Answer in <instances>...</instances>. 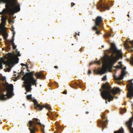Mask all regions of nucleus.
Here are the masks:
<instances>
[{
    "label": "nucleus",
    "instance_id": "f257e3e1",
    "mask_svg": "<svg viewBox=\"0 0 133 133\" xmlns=\"http://www.w3.org/2000/svg\"><path fill=\"white\" fill-rule=\"evenodd\" d=\"M110 51L112 54L110 56H108L107 60L108 65L103 64L102 68H98L97 69H94V71L95 73L102 75L106 72L108 68H112V65L117 61V58L122 56L120 51L117 49L113 43L111 44Z\"/></svg>",
    "mask_w": 133,
    "mask_h": 133
},
{
    "label": "nucleus",
    "instance_id": "f03ea898",
    "mask_svg": "<svg viewBox=\"0 0 133 133\" xmlns=\"http://www.w3.org/2000/svg\"><path fill=\"white\" fill-rule=\"evenodd\" d=\"M11 1L9 0H0V2H3L6 3L5 8L2 11L0 12V14L2 15L1 21L3 25L6 24V21L8 17L13 15L14 13L19 11L20 10V5L17 2L16 0H13Z\"/></svg>",
    "mask_w": 133,
    "mask_h": 133
},
{
    "label": "nucleus",
    "instance_id": "7ed1b4c3",
    "mask_svg": "<svg viewBox=\"0 0 133 133\" xmlns=\"http://www.w3.org/2000/svg\"><path fill=\"white\" fill-rule=\"evenodd\" d=\"M102 88V89H100L101 92V95L103 98L105 100V103L107 104L108 103L107 99L110 102L113 101L114 99V96L112 95L111 93L114 95H115L120 91V89L118 88H114L111 89V87L108 82L103 84Z\"/></svg>",
    "mask_w": 133,
    "mask_h": 133
},
{
    "label": "nucleus",
    "instance_id": "20e7f679",
    "mask_svg": "<svg viewBox=\"0 0 133 133\" xmlns=\"http://www.w3.org/2000/svg\"><path fill=\"white\" fill-rule=\"evenodd\" d=\"M22 79L24 81L23 82L24 86L26 90V92H30L32 89L31 86L35 85L37 87V80L35 79L33 76V73L32 72L27 73L23 76Z\"/></svg>",
    "mask_w": 133,
    "mask_h": 133
},
{
    "label": "nucleus",
    "instance_id": "39448f33",
    "mask_svg": "<svg viewBox=\"0 0 133 133\" xmlns=\"http://www.w3.org/2000/svg\"><path fill=\"white\" fill-rule=\"evenodd\" d=\"M39 121L38 119L36 118H33L32 121H29L27 126L29 127V129L30 131V133H35L36 131H38V129L36 127L37 124L39 125L41 131L43 133H45L44 131L45 125L41 124Z\"/></svg>",
    "mask_w": 133,
    "mask_h": 133
},
{
    "label": "nucleus",
    "instance_id": "423d86ee",
    "mask_svg": "<svg viewBox=\"0 0 133 133\" xmlns=\"http://www.w3.org/2000/svg\"><path fill=\"white\" fill-rule=\"evenodd\" d=\"M33 102L34 104V108L36 109L41 110L44 108L47 109L50 112V115L47 113V115L51 119L53 120L54 119V115L52 114V112L50 111L51 109L50 105L49 104H46L45 105H40L39 104H38V102L35 99L34 100Z\"/></svg>",
    "mask_w": 133,
    "mask_h": 133
},
{
    "label": "nucleus",
    "instance_id": "0eeeda50",
    "mask_svg": "<svg viewBox=\"0 0 133 133\" xmlns=\"http://www.w3.org/2000/svg\"><path fill=\"white\" fill-rule=\"evenodd\" d=\"M13 85L12 84H10L9 87V91L8 92L6 95L3 94L2 95H0V99L1 100L6 99V98L5 97L6 96L8 98H9L14 94L12 92L13 90Z\"/></svg>",
    "mask_w": 133,
    "mask_h": 133
},
{
    "label": "nucleus",
    "instance_id": "6e6552de",
    "mask_svg": "<svg viewBox=\"0 0 133 133\" xmlns=\"http://www.w3.org/2000/svg\"><path fill=\"white\" fill-rule=\"evenodd\" d=\"M97 9L101 11H104L106 10H109V7L108 6L107 4L102 1V0H100L97 5Z\"/></svg>",
    "mask_w": 133,
    "mask_h": 133
},
{
    "label": "nucleus",
    "instance_id": "1a4fd4ad",
    "mask_svg": "<svg viewBox=\"0 0 133 133\" xmlns=\"http://www.w3.org/2000/svg\"><path fill=\"white\" fill-rule=\"evenodd\" d=\"M95 21V26L93 27V29L94 30L97 29V26L100 27L101 28H103V19L102 17L100 16H98L96 18Z\"/></svg>",
    "mask_w": 133,
    "mask_h": 133
},
{
    "label": "nucleus",
    "instance_id": "9d476101",
    "mask_svg": "<svg viewBox=\"0 0 133 133\" xmlns=\"http://www.w3.org/2000/svg\"><path fill=\"white\" fill-rule=\"evenodd\" d=\"M132 80L129 81V85H127L128 93V97L129 98L133 97V83H132Z\"/></svg>",
    "mask_w": 133,
    "mask_h": 133
},
{
    "label": "nucleus",
    "instance_id": "9b49d317",
    "mask_svg": "<svg viewBox=\"0 0 133 133\" xmlns=\"http://www.w3.org/2000/svg\"><path fill=\"white\" fill-rule=\"evenodd\" d=\"M14 61L11 59H9L6 61H5L4 63L6 65L8 66L9 68L7 69V70L8 72H10L11 70V68L10 67L11 65L14 63Z\"/></svg>",
    "mask_w": 133,
    "mask_h": 133
},
{
    "label": "nucleus",
    "instance_id": "f8f14e48",
    "mask_svg": "<svg viewBox=\"0 0 133 133\" xmlns=\"http://www.w3.org/2000/svg\"><path fill=\"white\" fill-rule=\"evenodd\" d=\"M108 121H104L102 120H99L98 122V126H100L103 128L105 127L107 125Z\"/></svg>",
    "mask_w": 133,
    "mask_h": 133
},
{
    "label": "nucleus",
    "instance_id": "ddd939ff",
    "mask_svg": "<svg viewBox=\"0 0 133 133\" xmlns=\"http://www.w3.org/2000/svg\"><path fill=\"white\" fill-rule=\"evenodd\" d=\"M126 74V73L124 71H122V72L121 74L118 77H116L114 75V77L115 79L117 80H120L123 79L124 76Z\"/></svg>",
    "mask_w": 133,
    "mask_h": 133
},
{
    "label": "nucleus",
    "instance_id": "4468645a",
    "mask_svg": "<svg viewBox=\"0 0 133 133\" xmlns=\"http://www.w3.org/2000/svg\"><path fill=\"white\" fill-rule=\"evenodd\" d=\"M77 86H78L80 88H81L82 87V84L79 83V84L77 83H75L74 84H71L70 85V87L74 89H77V88L76 87Z\"/></svg>",
    "mask_w": 133,
    "mask_h": 133
},
{
    "label": "nucleus",
    "instance_id": "2eb2a0df",
    "mask_svg": "<svg viewBox=\"0 0 133 133\" xmlns=\"http://www.w3.org/2000/svg\"><path fill=\"white\" fill-rule=\"evenodd\" d=\"M14 28H12V31L13 33V35L12 36L13 37L12 39L10 41H9V40H8L7 41V42H9L11 44H13V43H14V36L15 35V32L14 31Z\"/></svg>",
    "mask_w": 133,
    "mask_h": 133
},
{
    "label": "nucleus",
    "instance_id": "dca6fc26",
    "mask_svg": "<svg viewBox=\"0 0 133 133\" xmlns=\"http://www.w3.org/2000/svg\"><path fill=\"white\" fill-rule=\"evenodd\" d=\"M35 76L37 77V79L38 78H42L44 77V76L42 74H39L38 72L36 73L35 74Z\"/></svg>",
    "mask_w": 133,
    "mask_h": 133
},
{
    "label": "nucleus",
    "instance_id": "f3484780",
    "mask_svg": "<svg viewBox=\"0 0 133 133\" xmlns=\"http://www.w3.org/2000/svg\"><path fill=\"white\" fill-rule=\"evenodd\" d=\"M114 133H124L123 129L122 128L118 130L114 131Z\"/></svg>",
    "mask_w": 133,
    "mask_h": 133
},
{
    "label": "nucleus",
    "instance_id": "a211bd4d",
    "mask_svg": "<svg viewBox=\"0 0 133 133\" xmlns=\"http://www.w3.org/2000/svg\"><path fill=\"white\" fill-rule=\"evenodd\" d=\"M10 43L8 42L7 41L5 42V43L7 44V49L9 50L10 49V46H11V44Z\"/></svg>",
    "mask_w": 133,
    "mask_h": 133
},
{
    "label": "nucleus",
    "instance_id": "6ab92c4d",
    "mask_svg": "<svg viewBox=\"0 0 133 133\" xmlns=\"http://www.w3.org/2000/svg\"><path fill=\"white\" fill-rule=\"evenodd\" d=\"M95 63H96L98 64H100L101 63H100V62L99 61H94L93 62H91L90 63L89 65H92V64Z\"/></svg>",
    "mask_w": 133,
    "mask_h": 133
},
{
    "label": "nucleus",
    "instance_id": "aec40b11",
    "mask_svg": "<svg viewBox=\"0 0 133 133\" xmlns=\"http://www.w3.org/2000/svg\"><path fill=\"white\" fill-rule=\"evenodd\" d=\"M98 26H97V29L96 30H94L93 29V27L92 28V29L93 30H96V34L99 35L100 34H101L100 33V32L99 31L98 29Z\"/></svg>",
    "mask_w": 133,
    "mask_h": 133
},
{
    "label": "nucleus",
    "instance_id": "412c9836",
    "mask_svg": "<svg viewBox=\"0 0 133 133\" xmlns=\"http://www.w3.org/2000/svg\"><path fill=\"white\" fill-rule=\"evenodd\" d=\"M126 111V109H125L122 108L120 111V113L121 114H123V113L125 112Z\"/></svg>",
    "mask_w": 133,
    "mask_h": 133
},
{
    "label": "nucleus",
    "instance_id": "4be33fe9",
    "mask_svg": "<svg viewBox=\"0 0 133 133\" xmlns=\"http://www.w3.org/2000/svg\"><path fill=\"white\" fill-rule=\"evenodd\" d=\"M57 130L58 132H60V131H59L60 130H62L63 129L62 127L60 125L58 126L57 127Z\"/></svg>",
    "mask_w": 133,
    "mask_h": 133
},
{
    "label": "nucleus",
    "instance_id": "5701e85b",
    "mask_svg": "<svg viewBox=\"0 0 133 133\" xmlns=\"http://www.w3.org/2000/svg\"><path fill=\"white\" fill-rule=\"evenodd\" d=\"M26 98L28 100H31L32 99V95H28L27 96Z\"/></svg>",
    "mask_w": 133,
    "mask_h": 133
},
{
    "label": "nucleus",
    "instance_id": "b1692460",
    "mask_svg": "<svg viewBox=\"0 0 133 133\" xmlns=\"http://www.w3.org/2000/svg\"><path fill=\"white\" fill-rule=\"evenodd\" d=\"M111 36V35L109 33L107 34V35L105 34H104V37L105 38H106L107 37H109Z\"/></svg>",
    "mask_w": 133,
    "mask_h": 133
},
{
    "label": "nucleus",
    "instance_id": "393cba45",
    "mask_svg": "<svg viewBox=\"0 0 133 133\" xmlns=\"http://www.w3.org/2000/svg\"><path fill=\"white\" fill-rule=\"evenodd\" d=\"M13 48L14 49H15L16 48V45H15V43H13V44H12Z\"/></svg>",
    "mask_w": 133,
    "mask_h": 133
},
{
    "label": "nucleus",
    "instance_id": "a878e982",
    "mask_svg": "<svg viewBox=\"0 0 133 133\" xmlns=\"http://www.w3.org/2000/svg\"><path fill=\"white\" fill-rule=\"evenodd\" d=\"M107 76L106 75L104 76L102 78V80L103 81H105L107 79Z\"/></svg>",
    "mask_w": 133,
    "mask_h": 133
},
{
    "label": "nucleus",
    "instance_id": "bb28decb",
    "mask_svg": "<svg viewBox=\"0 0 133 133\" xmlns=\"http://www.w3.org/2000/svg\"><path fill=\"white\" fill-rule=\"evenodd\" d=\"M105 114L104 113H103V115H101L102 118V119H104L105 118Z\"/></svg>",
    "mask_w": 133,
    "mask_h": 133
},
{
    "label": "nucleus",
    "instance_id": "cd10ccee",
    "mask_svg": "<svg viewBox=\"0 0 133 133\" xmlns=\"http://www.w3.org/2000/svg\"><path fill=\"white\" fill-rule=\"evenodd\" d=\"M8 22L9 23H10L12 22V20L10 18H9L8 19Z\"/></svg>",
    "mask_w": 133,
    "mask_h": 133
},
{
    "label": "nucleus",
    "instance_id": "c85d7f7f",
    "mask_svg": "<svg viewBox=\"0 0 133 133\" xmlns=\"http://www.w3.org/2000/svg\"><path fill=\"white\" fill-rule=\"evenodd\" d=\"M55 85L56 86L57 88H58V83L56 82H55Z\"/></svg>",
    "mask_w": 133,
    "mask_h": 133
},
{
    "label": "nucleus",
    "instance_id": "c756f323",
    "mask_svg": "<svg viewBox=\"0 0 133 133\" xmlns=\"http://www.w3.org/2000/svg\"><path fill=\"white\" fill-rule=\"evenodd\" d=\"M116 68H122V66H117L116 67Z\"/></svg>",
    "mask_w": 133,
    "mask_h": 133
},
{
    "label": "nucleus",
    "instance_id": "7c9ffc66",
    "mask_svg": "<svg viewBox=\"0 0 133 133\" xmlns=\"http://www.w3.org/2000/svg\"><path fill=\"white\" fill-rule=\"evenodd\" d=\"M75 5V4L74 3L72 2L71 3V7H72L73 5Z\"/></svg>",
    "mask_w": 133,
    "mask_h": 133
},
{
    "label": "nucleus",
    "instance_id": "2f4dec72",
    "mask_svg": "<svg viewBox=\"0 0 133 133\" xmlns=\"http://www.w3.org/2000/svg\"><path fill=\"white\" fill-rule=\"evenodd\" d=\"M91 71L90 70H88V74H91Z\"/></svg>",
    "mask_w": 133,
    "mask_h": 133
},
{
    "label": "nucleus",
    "instance_id": "473e14b6",
    "mask_svg": "<svg viewBox=\"0 0 133 133\" xmlns=\"http://www.w3.org/2000/svg\"><path fill=\"white\" fill-rule=\"evenodd\" d=\"M20 52L19 51L17 53V55L18 56H21V55L19 54Z\"/></svg>",
    "mask_w": 133,
    "mask_h": 133
},
{
    "label": "nucleus",
    "instance_id": "72a5a7b5",
    "mask_svg": "<svg viewBox=\"0 0 133 133\" xmlns=\"http://www.w3.org/2000/svg\"><path fill=\"white\" fill-rule=\"evenodd\" d=\"M16 58H17V59L16 60V62H17L16 63H17L18 62V61L19 60V58L18 57H17Z\"/></svg>",
    "mask_w": 133,
    "mask_h": 133
},
{
    "label": "nucleus",
    "instance_id": "f704fd0d",
    "mask_svg": "<svg viewBox=\"0 0 133 133\" xmlns=\"http://www.w3.org/2000/svg\"><path fill=\"white\" fill-rule=\"evenodd\" d=\"M62 93L63 94H67V91H64V92H63Z\"/></svg>",
    "mask_w": 133,
    "mask_h": 133
},
{
    "label": "nucleus",
    "instance_id": "c9c22d12",
    "mask_svg": "<svg viewBox=\"0 0 133 133\" xmlns=\"http://www.w3.org/2000/svg\"><path fill=\"white\" fill-rule=\"evenodd\" d=\"M54 67L55 68V69H57L58 68V67L57 66H54Z\"/></svg>",
    "mask_w": 133,
    "mask_h": 133
},
{
    "label": "nucleus",
    "instance_id": "e433bc0d",
    "mask_svg": "<svg viewBox=\"0 0 133 133\" xmlns=\"http://www.w3.org/2000/svg\"><path fill=\"white\" fill-rule=\"evenodd\" d=\"M79 51L81 52L83 51V50L82 49H80Z\"/></svg>",
    "mask_w": 133,
    "mask_h": 133
},
{
    "label": "nucleus",
    "instance_id": "4c0bfd02",
    "mask_svg": "<svg viewBox=\"0 0 133 133\" xmlns=\"http://www.w3.org/2000/svg\"><path fill=\"white\" fill-rule=\"evenodd\" d=\"M21 65H22V66H24L25 65V64H24L23 63H21Z\"/></svg>",
    "mask_w": 133,
    "mask_h": 133
},
{
    "label": "nucleus",
    "instance_id": "58836bf2",
    "mask_svg": "<svg viewBox=\"0 0 133 133\" xmlns=\"http://www.w3.org/2000/svg\"><path fill=\"white\" fill-rule=\"evenodd\" d=\"M20 74H18V75H17V77H19V76H20Z\"/></svg>",
    "mask_w": 133,
    "mask_h": 133
},
{
    "label": "nucleus",
    "instance_id": "ea45409f",
    "mask_svg": "<svg viewBox=\"0 0 133 133\" xmlns=\"http://www.w3.org/2000/svg\"><path fill=\"white\" fill-rule=\"evenodd\" d=\"M89 113V112L88 111H86V113L87 114Z\"/></svg>",
    "mask_w": 133,
    "mask_h": 133
},
{
    "label": "nucleus",
    "instance_id": "a19ab883",
    "mask_svg": "<svg viewBox=\"0 0 133 133\" xmlns=\"http://www.w3.org/2000/svg\"><path fill=\"white\" fill-rule=\"evenodd\" d=\"M127 16H128L129 17V14H128V15H127Z\"/></svg>",
    "mask_w": 133,
    "mask_h": 133
},
{
    "label": "nucleus",
    "instance_id": "79ce46f5",
    "mask_svg": "<svg viewBox=\"0 0 133 133\" xmlns=\"http://www.w3.org/2000/svg\"><path fill=\"white\" fill-rule=\"evenodd\" d=\"M118 63L119 64H121V62H119Z\"/></svg>",
    "mask_w": 133,
    "mask_h": 133
},
{
    "label": "nucleus",
    "instance_id": "37998d69",
    "mask_svg": "<svg viewBox=\"0 0 133 133\" xmlns=\"http://www.w3.org/2000/svg\"><path fill=\"white\" fill-rule=\"evenodd\" d=\"M76 36V35L75 34L74 35V37H75Z\"/></svg>",
    "mask_w": 133,
    "mask_h": 133
},
{
    "label": "nucleus",
    "instance_id": "c03bdc74",
    "mask_svg": "<svg viewBox=\"0 0 133 133\" xmlns=\"http://www.w3.org/2000/svg\"><path fill=\"white\" fill-rule=\"evenodd\" d=\"M126 69V68L125 67H124V69Z\"/></svg>",
    "mask_w": 133,
    "mask_h": 133
},
{
    "label": "nucleus",
    "instance_id": "a18cd8bd",
    "mask_svg": "<svg viewBox=\"0 0 133 133\" xmlns=\"http://www.w3.org/2000/svg\"><path fill=\"white\" fill-rule=\"evenodd\" d=\"M25 94H26V92H25Z\"/></svg>",
    "mask_w": 133,
    "mask_h": 133
},
{
    "label": "nucleus",
    "instance_id": "49530a36",
    "mask_svg": "<svg viewBox=\"0 0 133 133\" xmlns=\"http://www.w3.org/2000/svg\"><path fill=\"white\" fill-rule=\"evenodd\" d=\"M72 45H74V44H72Z\"/></svg>",
    "mask_w": 133,
    "mask_h": 133
},
{
    "label": "nucleus",
    "instance_id": "de8ad7c7",
    "mask_svg": "<svg viewBox=\"0 0 133 133\" xmlns=\"http://www.w3.org/2000/svg\"><path fill=\"white\" fill-rule=\"evenodd\" d=\"M15 76H16V74H15Z\"/></svg>",
    "mask_w": 133,
    "mask_h": 133
},
{
    "label": "nucleus",
    "instance_id": "09e8293b",
    "mask_svg": "<svg viewBox=\"0 0 133 133\" xmlns=\"http://www.w3.org/2000/svg\"><path fill=\"white\" fill-rule=\"evenodd\" d=\"M103 129H102V131H103Z\"/></svg>",
    "mask_w": 133,
    "mask_h": 133
}]
</instances>
